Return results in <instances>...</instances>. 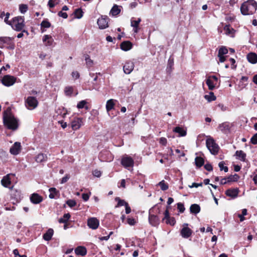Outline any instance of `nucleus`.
<instances>
[{"label": "nucleus", "mask_w": 257, "mask_h": 257, "mask_svg": "<svg viewBox=\"0 0 257 257\" xmlns=\"http://www.w3.org/2000/svg\"><path fill=\"white\" fill-rule=\"evenodd\" d=\"M75 253L82 256L85 255L87 253L86 249L83 246H78L75 249Z\"/></svg>", "instance_id": "nucleus-28"}, {"label": "nucleus", "mask_w": 257, "mask_h": 257, "mask_svg": "<svg viewBox=\"0 0 257 257\" xmlns=\"http://www.w3.org/2000/svg\"><path fill=\"white\" fill-rule=\"evenodd\" d=\"M173 131L176 133L179 134L180 137H184L187 134L186 131L180 126H177L175 127L173 130Z\"/></svg>", "instance_id": "nucleus-31"}, {"label": "nucleus", "mask_w": 257, "mask_h": 257, "mask_svg": "<svg viewBox=\"0 0 257 257\" xmlns=\"http://www.w3.org/2000/svg\"><path fill=\"white\" fill-rule=\"evenodd\" d=\"M115 200L117 201V204L115 206V207H118L122 206H125L127 204H128L124 200H121L119 197H116Z\"/></svg>", "instance_id": "nucleus-39"}, {"label": "nucleus", "mask_w": 257, "mask_h": 257, "mask_svg": "<svg viewBox=\"0 0 257 257\" xmlns=\"http://www.w3.org/2000/svg\"><path fill=\"white\" fill-rule=\"evenodd\" d=\"M13 253L15 255V257H27L26 255H21L19 253V251L17 249H15L13 250Z\"/></svg>", "instance_id": "nucleus-55"}, {"label": "nucleus", "mask_w": 257, "mask_h": 257, "mask_svg": "<svg viewBox=\"0 0 257 257\" xmlns=\"http://www.w3.org/2000/svg\"><path fill=\"white\" fill-rule=\"evenodd\" d=\"M224 30L227 34H232L234 30L232 28H230L229 25H226L224 28Z\"/></svg>", "instance_id": "nucleus-47"}, {"label": "nucleus", "mask_w": 257, "mask_h": 257, "mask_svg": "<svg viewBox=\"0 0 257 257\" xmlns=\"http://www.w3.org/2000/svg\"><path fill=\"white\" fill-rule=\"evenodd\" d=\"M72 76L75 79H77L79 77V73L77 71H74L72 73Z\"/></svg>", "instance_id": "nucleus-64"}, {"label": "nucleus", "mask_w": 257, "mask_h": 257, "mask_svg": "<svg viewBox=\"0 0 257 257\" xmlns=\"http://www.w3.org/2000/svg\"><path fill=\"white\" fill-rule=\"evenodd\" d=\"M92 174L95 177H100L101 175V172L98 170H95L93 171Z\"/></svg>", "instance_id": "nucleus-58"}, {"label": "nucleus", "mask_w": 257, "mask_h": 257, "mask_svg": "<svg viewBox=\"0 0 257 257\" xmlns=\"http://www.w3.org/2000/svg\"><path fill=\"white\" fill-rule=\"evenodd\" d=\"M235 155L237 158L241 161H246V154L242 151H236L235 152Z\"/></svg>", "instance_id": "nucleus-29"}, {"label": "nucleus", "mask_w": 257, "mask_h": 257, "mask_svg": "<svg viewBox=\"0 0 257 257\" xmlns=\"http://www.w3.org/2000/svg\"><path fill=\"white\" fill-rule=\"evenodd\" d=\"M257 9V3L254 0H248L243 3L240 7V11L243 15H252Z\"/></svg>", "instance_id": "nucleus-2"}, {"label": "nucleus", "mask_w": 257, "mask_h": 257, "mask_svg": "<svg viewBox=\"0 0 257 257\" xmlns=\"http://www.w3.org/2000/svg\"><path fill=\"white\" fill-rule=\"evenodd\" d=\"M121 163L125 168L132 167L134 166V161L131 157L125 156L121 159Z\"/></svg>", "instance_id": "nucleus-9"}, {"label": "nucleus", "mask_w": 257, "mask_h": 257, "mask_svg": "<svg viewBox=\"0 0 257 257\" xmlns=\"http://www.w3.org/2000/svg\"><path fill=\"white\" fill-rule=\"evenodd\" d=\"M108 19L106 16H101L97 20V24L99 29H104L108 27Z\"/></svg>", "instance_id": "nucleus-12"}, {"label": "nucleus", "mask_w": 257, "mask_h": 257, "mask_svg": "<svg viewBox=\"0 0 257 257\" xmlns=\"http://www.w3.org/2000/svg\"><path fill=\"white\" fill-rule=\"evenodd\" d=\"M86 101L85 100H81L80 102H78L77 104V107L79 109L83 108L84 107H85V108L87 109H88L87 106H85V105L86 104Z\"/></svg>", "instance_id": "nucleus-46"}, {"label": "nucleus", "mask_w": 257, "mask_h": 257, "mask_svg": "<svg viewBox=\"0 0 257 257\" xmlns=\"http://www.w3.org/2000/svg\"><path fill=\"white\" fill-rule=\"evenodd\" d=\"M83 12L81 9H77L75 10L74 14L75 18L80 19L83 16Z\"/></svg>", "instance_id": "nucleus-40"}, {"label": "nucleus", "mask_w": 257, "mask_h": 257, "mask_svg": "<svg viewBox=\"0 0 257 257\" xmlns=\"http://www.w3.org/2000/svg\"><path fill=\"white\" fill-rule=\"evenodd\" d=\"M70 178V175L69 174H66L65 176L63 177L60 181V183L61 184H64L67 182V181Z\"/></svg>", "instance_id": "nucleus-54"}, {"label": "nucleus", "mask_w": 257, "mask_h": 257, "mask_svg": "<svg viewBox=\"0 0 257 257\" xmlns=\"http://www.w3.org/2000/svg\"><path fill=\"white\" fill-rule=\"evenodd\" d=\"M73 88L72 87H66L65 88V93L67 96H71L73 93Z\"/></svg>", "instance_id": "nucleus-49"}, {"label": "nucleus", "mask_w": 257, "mask_h": 257, "mask_svg": "<svg viewBox=\"0 0 257 257\" xmlns=\"http://www.w3.org/2000/svg\"><path fill=\"white\" fill-rule=\"evenodd\" d=\"M82 119L81 118H76L71 122V127L73 130H77L80 128L81 125Z\"/></svg>", "instance_id": "nucleus-21"}, {"label": "nucleus", "mask_w": 257, "mask_h": 257, "mask_svg": "<svg viewBox=\"0 0 257 257\" xmlns=\"http://www.w3.org/2000/svg\"><path fill=\"white\" fill-rule=\"evenodd\" d=\"M159 142L163 146H166L167 143V140L165 138L162 137L160 139Z\"/></svg>", "instance_id": "nucleus-60"}, {"label": "nucleus", "mask_w": 257, "mask_h": 257, "mask_svg": "<svg viewBox=\"0 0 257 257\" xmlns=\"http://www.w3.org/2000/svg\"><path fill=\"white\" fill-rule=\"evenodd\" d=\"M127 223L130 225H134L136 223L135 219L133 218H128L127 219Z\"/></svg>", "instance_id": "nucleus-57"}, {"label": "nucleus", "mask_w": 257, "mask_h": 257, "mask_svg": "<svg viewBox=\"0 0 257 257\" xmlns=\"http://www.w3.org/2000/svg\"><path fill=\"white\" fill-rule=\"evenodd\" d=\"M59 0H49L48 3V6L50 8H54L57 4H58Z\"/></svg>", "instance_id": "nucleus-48"}, {"label": "nucleus", "mask_w": 257, "mask_h": 257, "mask_svg": "<svg viewBox=\"0 0 257 257\" xmlns=\"http://www.w3.org/2000/svg\"><path fill=\"white\" fill-rule=\"evenodd\" d=\"M9 25L17 31L22 30L25 26L24 17L18 16L14 18L11 22H10Z\"/></svg>", "instance_id": "nucleus-3"}, {"label": "nucleus", "mask_w": 257, "mask_h": 257, "mask_svg": "<svg viewBox=\"0 0 257 257\" xmlns=\"http://www.w3.org/2000/svg\"><path fill=\"white\" fill-rule=\"evenodd\" d=\"M30 200L33 204H39L43 201V197L37 193H33L30 196Z\"/></svg>", "instance_id": "nucleus-17"}, {"label": "nucleus", "mask_w": 257, "mask_h": 257, "mask_svg": "<svg viewBox=\"0 0 257 257\" xmlns=\"http://www.w3.org/2000/svg\"><path fill=\"white\" fill-rule=\"evenodd\" d=\"M141 22V19L138 18L137 20H134V18L131 20V26L134 28V32L138 33L139 31V25Z\"/></svg>", "instance_id": "nucleus-19"}, {"label": "nucleus", "mask_w": 257, "mask_h": 257, "mask_svg": "<svg viewBox=\"0 0 257 257\" xmlns=\"http://www.w3.org/2000/svg\"><path fill=\"white\" fill-rule=\"evenodd\" d=\"M177 208L179 210V212H180L181 213L184 212L185 211V209L184 204L182 203L179 202V203H178L177 204Z\"/></svg>", "instance_id": "nucleus-52"}, {"label": "nucleus", "mask_w": 257, "mask_h": 257, "mask_svg": "<svg viewBox=\"0 0 257 257\" xmlns=\"http://www.w3.org/2000/svg\"><path fill=\"white\" fill-rule=\"evenodd\" d=\"M21 149V143L19 142H15L10 148V152L14 155H17L20 153Z\"/></svg>", "instance_id": "nucleus-15"}, {"label": "nucleus", "mask_w": 257, "mask_h": 257, "mask_svg": "<svg viewBox=\"0 0 257 257\" xmlns=\"http://www.w3.org/2000/svg\"><path fill=\"white\" fill-rule=\"evenodd\" d=\"M224 162H220L218 164V166L221 171L223 170L225 172H227L228 170V167L226 166H224Z\"/></svg>", "instance_id": "nucleus-51"}, {"label": "nucleus", "mask_w": 257, "mask_h": 257, "mask_svg": "<svg viewBox=\"0 0 257 257\" xmlns=\"http://www.w3.org/2000/svg\"><path fill=\"white\" fill-rule=\"evenodd\" d=\"M54 231L52 229H49L47 232L44 234L43 238L45 240L49 241L51 239L52 235L53 234Z\"/></svg>", "instance_id": "nucleus-30"}, {"label": "nucleus", "mask_w": 257, "mask_h": 257, "mask_svg": "<svg viewBox=\"0 0 257 257\" xmlns=\"http://www.w3.org/2000/svg\"><path fill=\"white\" fill-rule=\"evenodd\" d=\"M204 168L208 171H211L213 170L212 166L210 164H206L204 165Z\"/></svg>", "instance_id": "nucleus-61"}, {"label": "nucleus", "mask_w": 257, "mask_h": 257, "mask_svg": "<svg viewBox=\"0 0 257 257\" xmlns=\"http://www.w3.org/2000/svg\"><path fill=\"white\" fill-rule=\"evenodd\" d=\"M99 225V220L95 217H91L87 220V225L90 228L96 229Z\"/></svg>", "instance_id": "nucleus-11"}, {"label": "nucleus", "mask_w": 257, "mask_h": 257, "mask_svg": "<svg viewBox=\"0 0 257 257\" xmlns=\"http://www.w3.org/2000/svg\"><path fill=\"white\" fill-rule=\"evenodd\" d=\"M70 214L69 213H65L64 214L63 217L60 218L58 220V222L60 223H66L68 220L70 218Z\"/></svg>", "instance_id": "nucleus-37"}, {"label": "nucleus", "mask_w": 257, "mask_h": 257, "mask_svg": "<svg viewBox=\"0 0 257 257\" xmlns=\"http://www.w3.org/2000/svg\"><path fill=\"white\" fill-rule=\"evenodd\" d=\"M85 59L86 61V64L88 67H90L93 65V61L90 59L89 55H86L85 56Z\"/></svg>", "instance_id": "nucleus-42"}, {"label": "nucleus", "mask_w": 257, "mask_h": 257, "mask_svg": "<svg viewBox=\"0 0 257 257\" xmlns=\"http://www.w3.org/2000/svg\"><path fill=\"white\" fill-rule=\"evenodd\" d=\"M16 78L13 76L7 75L4 76L2 79V83L6 86H11L16 82Z\"/></svg>", "instance_id": "nucleus-8"}, {"label": "nucleus", "mask_w": 257, "mask_h": 257, "mask_svg": "<svg viewBox=\"0 0 257 257\" xmlns=\"http://www.w3.org/2000/svg\"><path fill=\"white\" fill-rule=\"evenodd\" d=\"M10 16V13H7L5 16V18L4 19V21L5 23H6L7 24L9 25L10 22H11V21H9L8 19Z\"/></svg>", "instance_id": "nucleus-63"}, {"label": "nucleus", "mask_w": 257, "mask_h": 257, "mask_svg": "<svg viewBox=\"0 0 257 257\" xmlns=\"http://www.w3.org/2000/svg\"><path fill=\"white\" fill-rule=\"evenodd\" d=\"M195 163L196 167L200 168L204 165V160L201 157H197L195 158Z\"/></svg>", "instance_id": "nucleus-32"}, {"label": "nucleus", "mask_w": 257, "mask_h": 257, "mask_svg": "<svg viewBox=\"0 0 257 257\" xmlns=\"http://www.w3.org/2000/svg\"><path fill=\"white\" fill-rule=\"evenodd\" d=\"M13 38L9 37H0V48H7L8 49L13 50L15 48V44L13 42Z\"/></svg>", "instance_id": "nucleus-4"}, {"label": "nucleus", "mask_w": 257, "mask_h": 257, "mask_svg": "<svg viewBox=\"0 0 257 257\" xmlns=\"http://www.w3.org/2000/svg\"><path fill=\"white\" fill-rule=\"evenodd\" d=\"M116 101V100H114L113 99H110L107 101L106 104V109L108 112L114 108L115 105L114 101Z\"/></svg>", "instance_id": "nucleus-26"}, {"label": "nucleus", "mask_w": 257, "mask_h": 257, "mask_svg": "<svg viewBox=\"0 0 257 257\" xmlns=\"http://www.w3.org/2000/svg\"><path fill=\"white\" fill-rule=\"evenodd\" d=\"M58 15L59 17H62L64 19H66L68 17L67 13L65 12H63L62 11L59 12Z\"/></svg>", "instance_id": "nucleus-59"}, {"label": "nucleus", "mask_w": 257, "mask_h": 257, "mask_svg": "<svg viewBox=\"0 0 257 257\" xmlns=\"http://www.w3.org/2000/svg\"><path fill=\"white\" fill-rule=\"evenodd\" d=\"M206 145L207 149L209 150L211 154L214 155L218 154L219 147L213 139L210 138L207 139L206 141Z\"/></svg>", "instance_id": "nucleus-5"}, {"label": "nucleus", "mask_w": 257, "mask_h": 257, "mask_svg": "<svg viewBox=\"0 0 257 257\" xmlns=\"http://www.w3.org/2000/svg\"><path fill=\"white\" fill-rule=\"evenodd\" d=\"M43 41L45 42V45L47 46H51L53 45L54 40L52 37L48 35H45L43 37Z\"/></svg>", "instance_id": "nucleus-23"}, {"label": "nucleus", "mask_w": 257, "mask_h": 257, "mask_svg": "<svg viewBox=\"0 0 257 257\" xmlns=\"http://www.w3.org/2000/svg\"><path fill=\"white\" fill-rule=\"evenodd\" d=\"M206 83L210 90H213L215 87L216 84H214L212 80H211V78L209 77L206 80Z\"/></svg>", "instance_id": "nucleus-34"}, {"label": "nucleus", "mask_w": 257, "mask_h": 257, "mask_svg": "<svg viewBox=\"0 0 257 257\" xmlns=\"http://www.w3.org/2000/svg\"><path fill=\"white\" fill-rule=\"evenodd\" d=\"M132 47V43L129 41H123L120 45L121 49L124 51L131 50Z\"/></svg>", "instance_id": "nucleus-20"}, {"label": "nucleus", "mask_w": 257, "mask_h": 257, "mask_svg": "<svg viewBox=\"0 0 257 257\" xmlns=\"http://www.w3.org/2000/svg\"><path fill=\"white\" fill-rule=\"evenodd\" d=\"M239 176L236 174H235L233 175H230L227 177V182L229 183L231 182H236L239 179Z\"/></svg>", "instance_id": "nucleus-38"}, {"label": "nucleus", "mask_w": 257, "mask_h": 257, "mask_svg": "<svg viewBox=\"0 0 257 257\" xmlns=\"http://www.w3.org/2000/svg\"><path fill=\"white\" fill-rule=\"evenodd\" d=\"M250 142L253 145L257 144V133L251 137Z\"/></svg>", "instance_id": "nucleus-56"}, {"label": "nucleus", "mask_w": 257, "mask_h": 257, "mask_svg": "<svg viewBox=\"0 0 257 257\" xmlns=\"http://www.w3.org/2000/svg\"><path fill=\"white\" fill-rule=\"evenodd\" d=\"M158 185L160 187L161 189L163 191L167 190L168 189V185L167 183H166L164 180H162L158 184Z\"/></svg>", "instance_id": "nucleus-41"}, {"label": "nucleus", "mask_w": 257, "mask_h": 257, "mask_svg": "<svg viewBox=\"0 0 257 257\" xmlns=\"http://www.w3.org/2000/svg\"><path fill=\"white\" fill-rule=\"evenodd\" d=\"M38 104V101L36 97L33 96H29L25 100V105L29 109H33L35 108Z\"/></svg>", "instance_id": "nucleus-7"}, {"label": "nucleus", "mask_w": 257, "mask_h": 257, "mask_svg": "<svg viewBox=\"0 0 257 257\" xmlns=\"http://www.w3.org/2000/svg\"><path fill=\"white\" fill-rule=\"evenodd\" d=\"M28 7L27 5L25 4H21L19 5V10L22 14H25L28 10Z\"/></svg>", "instance_id": "nucleus-43"}, {"label": "nucleus", "mask_w": 257, "mask_h": 257, "mask_svg": "<svg viewBox=\"0 0 257 257\" xmlns=\"http://www.w3.org/2000/svg\"><path fill=\"white\" fill-rule=\"evenodd\" d=\"M66 204L71 208L75 206L76 204V202L75 200L72 199H69L66 201Z\"/></svg>", "instance_id": "nucleus-53"}, {"label": "nucleus", "mask_w": 257, "mask_h": 257, "mask_svg": "<svg viewBox=\"0 0 257 257\" xmlns=\"http://www.w3.org/2000/svg\"><path fill=\"white\" fill-rule=\"evenodd\" d=\"M204 98L208 101V102H209L212 101H214L216 99V96L214 95V93L212 92H210L209 94L204 95Z\"/></svg>", "instance_id": "nucleus-33"}, {"label": "nucleus", "mask_w": 257, "mask_h": 257, "mask_svg": "<svg viewBox=\"0 0 257 257\" xmlns=\"http://www.w3.org/2000/svg\"><path fill=\"white\" fill-rule=\"evenodd\" d=\"M134 67L135 65L133 62L131 61H126L123 67L124 73L126 74H130L134 70Z\"/></svg>", "instance_id": "nucleus-13"}, {"label": "nucleus", "mask_w": 257, "mask_h": 257, "mask_svg": "<svg viewBox=\"0 0 257 257\" xmlns=\"http://www.w3.org/2000/svg\"><path fill=\"white\" fill-rule=\"evenodd\" d=\"M231 124L228 122H224L220 123L218 125L219 131L224 134H227L230 132Z\"/></svg>", "instance_id": "nucleus-14"}, {"label": "nucleus", "mask_w": 257, "mask_h": 257, "mask_svg": "<svg viewBox=\"0 0 257 257\" xmlns=\"http://www.w3.org/2000/svg\"><path fill=\"white\" fill-rule=\"evenodd\" d=\"M3 122L4 125L9 130L15 131L18 128V120L13 114H8L6 111L4 113Z\"/></svg>", "instance_id": "nucleus-1"}, {"label": "nucleus", "mask_w": 257, "mask_h": 257, "mask_svg": "<svg viewBox=\"0 0 257 257\" xmlns=\"http://www.w3.org/2000/svg\"><path fill=\"white\" fill-rule=\"evenodd\" d=\"M173 65H174V60H173V58L171 56V57H170V58L168 60L167 67V70L168 72L170 73L172 71V70L173 69Z\"/></svg>", "instance_id": "nucleus-35"}, {"label": "nucleus", "mask_w": 257, "mask_h": 257, "mask_svg": "<svg viewBox=\"0 0 257 257\" xmlns=\"http://www.w3.org/2000/svg\"><path fill=\"white\" fill-rule=\"evenodd\" d=\"M156 209V206H154L149 210V220L150 223L154 226H157L160 223V219L159 217L156 215L153 214L154 212V210Z\"/></svg>", "instance_id": "nucleus-6"}, {"label": "nucleus", "mask_w": 257, "mask_h": 257, "mask_svg": "<svg viewBox=\"0 0 257 257\" xmlns=\"http://www.w3.org/2000/svg\"><path fill=\"white\" fill-rule=\"evenodd\" d=\"M49 191L50 192V194L49 195L50 198L54 199L59 197V191L55 188H51L49 189Z\"/></svg>", "instance_id": "nucleus-24"}, {"label": "nucleus", "mask_w": 257, "mask_h": 257, "mask_svg": "<svg viewBox=\"0 0 257 257\" xmlns=\"http://www.w3.org/2000/svg\"><path fill=\"white\" fill-rule=\"evenodd\" d=\"M47 160V156L46 155L40 153L35 157V161L37 163H43L46 162Z\"/></svg>", "instance_id": "nucleus-25"}, {"label": "nucleus", "mask_w": 257, "mask_h": 257, "mask_svg": "<svg viewBox=\"0 0 257 257\" xmlns=\"http://www.w3.org/2000/svg\"><path fill=\"white\" fill-rule=\"evenodd\" d=\"M238 188L228 189L225 191V194L228 196L234 198L238 196Z\"/></svg>", "instance_id": "nucleus-18"}, {"label": "nucleus", "mask_w": 257, "mask_h": 257, "mask_svg": "<svg viewBox=\"0 0 257 257\" xmlns=\"http://www.w3.org/2000/svg\"><path fill=\"white\" fill-rule=\"evenodd\" d=\"M11 176H15V174L10 173L3 177L1 180L2 185L5 187H9V186L11 184V180L10 178Z\"/></svg>", "instance_id": "nucleus-16"}, {"label": "nucleus", "mask_w": 257, "mask_h": 257, "mask_svg": "<svg viewBox=\"0 0 257 257\" xmlns=\"http://www.w3.org/2000/svg\"><path fill=\"white\" fill-rule=\"evenodd\" d=\"M120 12V9L119 8L118 6L116 5H114L112 8L110 13L113 16H116L119 14Z\"/></svg>", "instance_id": "nucleus-36"}, {"label": "nucleus", "mask_w": 257, "mask_h": 257, "mask_svg": "<svg viewBox=\"0 0 257 257\" xmlns=\"http://www.w3.org/2000/svg\"><path fill=\"white\" fill-rule=\"evenodd\" d=\"M247 59L251 64L257 63V55L254 53H249L247 55Z\"/></svg>", "instance_id": "nucleus-22"}, {"label": "nucleus", "mask_w": 257, "mask_h": 257, "mask_svg": "<svg viewBox=\"0 0 257 257\" xmlns=\"http://www.w3.org/2000/svg\"><path fill=\"white\" fill-rule=\"evenodd\" d=\"M228 53V50L225 47H221L218 51L219 55H224Z\"/></svg>", "instance_id": "nucleus-45"}, {"label": "nucleus", "mask_w": 257, "mask_h": 257, "mask_svg": "<svg viewBox=\"0 0 257 257\" xmlns=\"http://www.w3.org/2000/svg\"><path fill=\"white\" fill-rule=\"evenodd\" d=\"M188 224L184 223L183 225V227L181 229L180 231V234L182 237L185 238H187L189 237L192 233V230L187 227Z\"/></svg>", "instance_id": "nucleus-10"}, {"label": "nucleus", "mask_w": 257, "mask_h": 257, "mask_svg": "<svg viewBox=\"0 0 257 257\" xmlns=\"http://www.w3.org/2000/svg\"><path fill=\"white\" fill-rule=\"evenodd\" d=\"M166 222L167 224H169L171 225H174L176 223V220L173 217H170L166 219Z\"/></svg>", "instance_id": "nucleus-50"}, {"label": "nucleus", "mask_w": 257, "mask_h": 257, "mask_svg": "<svg viewBox=\"0 0 257 257\" xmlns=\"http://www.w3.org/2000/svg\"><path fill=\"white\" fill-rule=\"evenodd\" d=\"M41 28H49L51 27V24L47 20L43 21L41 24Z\"/></svg>", "instance_id": "nucleus-44"}, {"label": "nucleus", "mask_w": 257, "mask_h": 257, "mask_svg": "<svg viewBox=\"0 0 257 257\" xmlns=\"http://www.w3.org/2000/svg\"><path fill=\"white\" fill-rule=\"evenodd\" d=\"M82 198L84 201H87L89 198V195L87 193H83L82 195Z\"/></svg>", "instance_id": "nucleus-62"}, {"label": "nucleus", "mask_w": 257, "mask_h": 257, "mask_svg": "<svg viewBox=\"0 0 257 257\" xmlns=\"http://www.w3.org/2000/svg\"><path fill=\"white\" fill-rule=\"evenodd\" d=\"M190 211L191 213L196 214L200 211V207L197 204H192L190 207Z\"/></svg>", "instance_id": "nucleus-27"}]
</instances>
